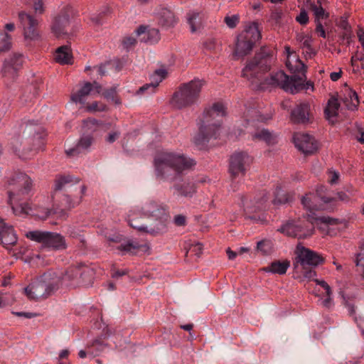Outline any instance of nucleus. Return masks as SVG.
<instances>
[{
    "label": "nucleus",
    "mask_w": 364,
    "mask_h": 364,
    "mask_svg": "<svg viewBox=\"0 0 364 364\" xmlns=\"http://www.w3.org/2000/svg\"><path fill=\"white\" fill-rule=\"evenodd\" d=\"M257 250L264 255H269L272 251V242L269 240H262L257 243Z\"/></svg>",
    "instance_id": "nucleus-42"
},
{
    "label": "nucleus",
    "mask_w": 364,
    "mask_h": 364,
    "mask_svg": "<svg viewBox=\"0 0 364 364\" xmlns=\"http://www.w3.org/2000/svg\"><path fill=\"white\" fill-rule=\"evenodd\" d=\"M180 327L181 329L189 332V336L188 337V341H193V339L196 338V335L193 331H192L193 328V323H189L187 324L181 325Z\"/></svg>",
    "instance_id": "nucleus-52"
},
{
    "label": "nucleus",
    "mask_w": 364,
    "mask_h": 364,
    "mask_svg": "<svg viewBox=\"0 0 364 364\" xmlns=\"http://www.w3.org/2000/svg\"><path fill=\"white\" fill-rule=\"evenodd\" d=\"M314 220L319 221L321 223L327 224V225H336L338 224V219L331 218L328 216H322L316 218L314 217Z\"/></svg>",
    "instance_id": "nucleus-48"
},
{
    "label": "nucleus",
    "mask_w": 364,
    "mask_h": 364,
    "mask_svg": "<svg viewBox=\"0 0 364 364\" xmlns=\"http://www.w3.org/2000/svg\"><path fill=\"white\" fill-rule=\"evenodd\" d=\"M97 120L92 118H88L83 120L84 127H87L88 129H92V131L95 130V128L97 127Z\"/></svg>",
    "instance_id": "nucleus-53"
},
{
    "label": "nucleus",
    "mask_w": 364,
    "mask_h": 364,
    "mask_svg": "<svg viewBox=\"0 0 364 364\" xmlns=\"http://www.w3.org/2000/svg\"><path fill=\"white\" fill-rule=\"evenodd\" d=\"M307 67L305 64L303 63H301V69L300 72L302 73V77H296V75L290 76L288 86L289 88H288L286 92H290L291 94H295L299 92L301 90H308V87H305L304 85V79H306V75L305 73L306 71Z\"/></svg>",
    "instance_id": "nucleus-22"
},
{
    "label": "nucleus",
    "mask_w": 364,
    "mask_h": 364,
    "mask_svg": "<svg viewBox=\"0 0 364 364\" xmlns=\"http://www.w3.org/2000/svg\"><path fill=\"white\" fill-rule=\"evenodd\" d=\"M224 21L229 28H235L237 24L239 23V16L232 15L231 16H225Z\"/></svg>",
    "instance_id": "nucleus-47"
},
{
    "label": "nucleus",
    "mask_w": 364,
    "mask_h": 364,
    "mask_svg": "<svg viewBox=\"0 0 364 364\" xmlns=\"http://www.w3.org/2000/svg\"><path fill=\"white\" fill-rule=\"evenodd\" d=\"M166 73L164 69L156 70L151 76V82L139 87L136 94L137 95H149L154 93L159 83L166 77Z\"/></svg>",
    "instance_id": "nucleus-17"
},
{
    "label": "nucleus",
    "mask_w": 364,
    "mask_h": 364,
    "mask_svg": "<svg viewBox=\"0 0 364 364\" xmlns=\"http://www.w3.org/2000/svg\"><path fill=\"white\" fill-rule=\"evenodd\" d=\"M340 104L338 99L335 97H331L328 102V105L324 109L326 119L332 123L333 121L331 119L338 116Z\"/></svg>",
    "instance_id": "nucleus-30"
},
{
    "label": "nucleus",
    "mask_w": 364,
    "mask_h": 364,
    "mask_svg": "<svg viewBox=\"0 0 364 364\" xmlns=\"http://www.w3.org/2000/svg\"><path fill=\"white\" fill-rule=\"evenodd\" d=\"M320 199L321 198H319L316 194L309 193L301 197V203L304 208L310 211L311 213H313L316 210L326 209V208L322 205L318 204V202Z\"/></svg>",
    "instance_id": "nucleus-25"
},
{
    "label": "nucleus",
    "mask_w": 364,
    "mask_h": 364,
    "mask_svg": "<svg viewBox=\"0 0 364 364\" xmlns=\"http://www.w3.org/2000/svg\"><path fill=\"white\" fill-rule=\"evenodd\" d=\"M310 104L303 102L296 105L291 112V120L296 124H306L309 122Z\"/></svg>",
    "instance_id": "nucleus-18"
},
{
    "label": "nucleus",
    "mask_w": 364,
    "mask_h": 364,
    "mask_svg": "<svg viewBox=\"0 0 364 364\" xmlns=\"http://www.w3.org/2000/svg\"><path fill=\"white\" fill-rule=\"evenodd\" d=\"M289 266L290 262L288 260H275L271 262L268 266L264 267L262 270L265 272L282 275L286 274Z\"/></svg>",
    "instance_id": "nucleus-26"
},
{
    "label": "nucleus",
    "mask_w": 364,
    "mask_h": 364,
    "mask_svg": "<svg viewBox=\"0 0 364 364\" xmlns=\"http://www.w3.org/2000/svg\"><path fill=\"white\" fill-rule=\"evenodd\" d=\"M168 218L166 205L149 200L140 208L132 209L127 215V222L132 228L140 232L157 236L167 231Z\"/></svg>",
    "instance_id": "nucleus-2"
},
{
    "label": "nucleus",
    "mask_w": 364,
    "mask_h": 364,
    "mask_svg": "<svg viewBox=\"0 0 364 364\" xmlns=\"http://www.w3.org/2000/svg\"><path fill=\"white\" fill-rule=\"evenodd\" d=\"M25 235L28 239L40 243L43 248L59 251L67 247L65 237L57 232L33 230L26 232Z\"/></svg>",
    "instance_id": "nucleus-7"
},
{
    "label": "nucleus",
    "mask_w": 364,
    "mask_h": 364,
    "mask_svg": "<svg viewBox=\"0 0 364 364\" xmlns=\"http://www.w3.org/2000/svg\"><path fill=\"white\" fill-rule=\"evenodd\" d=\"M345 307L346 308L348 312V316L353 317L355 314V305L351 302H346Z\"/></svg>",
    "instance_id": "nucleus-64"
},
{
    "label": "nucleus",
    "mask_w": 364,
    "mask_h": 364,
    "mask_svg": "<svg viewBox=\"0 0 364 364\" xmlns=\"http://www.w3.org/2000/svg\"><path fill=\"white\" fill-rule=\"evenodd\" d=\"M316 284L320 285L326 290V296H331L332 294L330 286L324 280L314 279Z\"/></svg>",
    "instance_id": "nucleus-58"
},
{
    "label": "nucleus",
    "mask_w": 364,
    "mask_h": 364,
    "mask_svg": "<svg viewBox=\"0 0 364 364\" xmlns=\"http://www.w3.org/2000/svg\"><path fill=\"white\" fill-rule=\"evenodd\" d=\"M260 38L261 33L258 23L256 22L251 23L237 37L235 54L240 57L247 55L252 51L255 43Z\"/></svg>",
    "instance_id": "nucleus-8"
},
{
    "label": "nucleus",
    "mask_w": 364,
    "mask_h": 364,
    "mask_svg": "<svg viewBox=\"0 0 364 364\" xmlns=\"http://www.w3.org/2000/svg\"><path fill=\"white\" fill-rule=\"evenodd\" d=\"M136 34L141 41L149 44L156 43L160 39L159 29L145 26H140L136 30Z\"/></svg>",
    "instance_id": "nucleus-20"
},
{
    "label": "nucleus",
    "mask_w": 364,
    "mask_h": 364,
    "mask_svg": "<svg viewBox=\"0 0 364 364\" xmlns=\"http://www.w3.org/2000/svg\"><path fill=\"white\" fill-rule=\"evenodd\" d=\"M266 200H267V199H263L262 201L261 200L259 202H257V205L254 207H250V206L245 207V212L246 217L251 220H257V218L255 215H247V214L261 210L263 208V202L266 201Z\"/></svg>",
    "instance_id": "nucleus-43"
},
{
    "label": "nucleus",
    "mask_w": 364,
    "mask_h": 364,
    "mask_svg": "<svg viewBox=\"0 0 364 364\" xmlns=\"http://www.w3.org/2000/svg\"><path fill=\"white\" fill-rule=\"evenodd\" d=\"M314 216L308 214L306 220L296 222V237L306 239L314 233Z\"/></svg>",
    "instance_id": "nucleus-19"
},
{
    "label": "nucleus",
    "mask_w": 364,
    "mask_h": 364,
    "mask_svg": "<svg viewBox=\"0 0 364 364\" xmlns=\"http://www.w3.org/2000/svg\"><path fill=\"white\" fill-rule=\"evenodd\" d=\"M69 25V14L66 11H63L55 18V21L52 26L53 33L58 38L66 35V28Z\"/></svg>",
    "instance_id": "nucleus-23"
},
{
    "label": "nucleus",
    "mask_w": 364,
    "mask_h": 364,
    "mask_svg": "<svg viewBox=\"0 0 364 364\" xmlns=\"http://www.w3.org/2000/svg\"><path fill=\"white\" fill-rule=\"evenodd\" d=\"M252 163V159L245 151H236L229 159L228 172L233 181L238 177L244 176Z\"/></svg>",
    "instance_id": "nucleus-12"
},
{
    "label": "nucleus",
    "mask_w": 364,
    "mask_h": 364,
    "mask_svg": "<svg viewBox=\"0 0 364 364\" xmlns=\"http://www.w3.org/2000/svg\"><path fill=\"white\" fill-rule=\"evenodd\" d=\"M12 314L16 316H23L28 318H31L32 317H38L42 316L43 315L39 313H31V312H23V311H13Z\"/></svg>",
    "instance_id": "nucleus-55"
},
{
    "label": "nucleus",
    "mask_w": 364,
    "mask_h": 364,
    "mask_svg": "<svg viewBox=\"0 0 364 364\" xmlns=\"http://www.w3.org/2000/svg\"><path fill=\"white\" fill-rule=\"evenodd\" d=\"M296 21L301 25H306L309 22V16L305 9H301L299 16L296 17Z\"/></svg>",
    "instance_id": "nucleus-49"
},
{
    "label": "nucleus",
    "mask_w": 364,
    "mask_h": 364,
    "mask_svg": "<svg viewBox=\"0 0 364 364\" xmlns=\"http://www.w3.org/2000/svg\"><path fill=\"white\" fill-rule=\"evenodd\" d=\"M275 198L273 200L274 205H282L289 203L292 201V195L290 193H284L281 188L277 187L275 191Z\"/></svg>",
    "instance_id": "nucleus-34"
},
{
    "label": "nucleus",
    "mask_w": 364,
    "mask_h": 364,
    "mask_svg": "<svg viewBox=\"0 0 364 364\" xmlns=\"http://www.w3.org/2000/svg\"><path fill=\"white\" fill-rule=\"evenodd\" d=\"M33 9L36 14H43V3L42 0H35L33 3Z\"/></svg>",
    "instance_id": "nucleus-59"
},
{
    "label": "nucleus",
    "mask_w": 364,
    "mask_h": 364,
    "mask_svg": "<svg viewBox=\"0 0 364 364\" xmlns=\"http://www.w3.org/2000/svg\"><path fill=\"white\" fill-rule=\"evenodd\" d=\"M102 18L103 16L102 15V13H99L98 14H94L92 16L90 19L94 24L100 26L103 23Z\"/></svg>",
    "instance_id": "nucleus-62"
},
{
    "label": "nucleus",
    "mask_w": 364,
    "mask_h": 364,
    "mask_svg": "<svg viewBox=\"0 0 364 364\" xmlns=\"http://www.w3.org/2000/svg\"><path fill=\"white\" fill-rule=\"evenodd\" d=\"M23 62V58L20 53H14L4 60L1 75L4 78V82L6 85L16 79L18 72L21 68Z\"/></svg>",
    "instance_id": "nucleus-13"
},
{
    "label": "nucleus",
    "mask_w": 364,
    "mask_h": 364,
    "mask_svg": "<svg viewBox=\"0 0 364 364\" xmlns=\"http://www.w3.org/2000/svg\"><path fill=\"white\" fill-rule=\"evenodd\" d=\"M358 61H364V54L359 53L358 51L355 52L350 58V64L353 66V73H359L360 70H364V64L359 65Z\"/></svg>",
    "instance_id": "nucleus-38"
},
{
    "label": "nucleus",
    "mask_w": 364,
    "mask_h": 364,
    "mask_svg": "<svg viewBox=\"0 0 364 364\" xmlns=\"http://www.w3.org/2000/svg\"><path fill=\"white\" fill-rule=\"evenodd\" d=\"M273 59V50L266 46L262 47L255 57L247 63L242 69V76L252 82L257 83L258 90L279 87L286 92L289 88L288 82L290 76L284 71L272 73L269 77L262 79V75L270 70Z\"/></svg>",
    "instance_id": "nucleus-1"
},
{
    "label": "nucleus",
    "mask_w": 364,
    "mask_h": 364,
    "mask_svg": "<svg viewBox=\"0 0 364 364\" xmlns=\"http://www.w3.org/2000/svg\"><path fill=\"white\" fill-rule=\"evenodd\" d=\"M80 182L79 178H74L72 176H60L55 180L54 190L61 191L70 183H77Z\"/></svg>",
    "instance_id": "nucleus-32"
},
{
    "label": "nucleus",
    "mask_w": 364,
    "mask_h": 364,
    "mask_svg": "<svg viewBox=\"0 0 364 364\" xmlns=\"http://www.w3.org/2000/svg\"><path fill=\"white\" fill-rule=\"evenodd\" d=\"M109 65H110V63L107 62L104 64H101L98 66H94L93 69L97 70L98 75H100V76H104L107 73L106 68Z\"/></svg>",
    "instance_id": "nucleus-56"
},
{
    "label": "nucleus",
    "mask_w": 364,
    "mask_h": 364,
    "mask_svg": "<svg viewBox=\"0 0 364 364\" xmlns=\"http://www.w3.org/2000/svg\"><path fill=\"white\" fill-rule=\"evenodd\" d=\"M173 188L178 196L191 198L196 192V186L192 182H184L183 184L176 183Z\"/></svg>",
    "instance_id": "nucleus-28"
},
{
    "label": "nucleus",
    "mask_w": 364,
    "mask_h": 364,
    "mask_svg": "<svg viewBox=\"0 0 364 364\" xmlns=\"http://www.w3.org/2000/svg\"><path fill=\"white\" fill-rule=\"evenodd\" d=\"M349 96H350V100L352 101V107H349V109H357V107L358 106V104H359V100H358V94L356 93V92L350 90V93H349Z\"/></svg>",
    "instance_id": "nucleus-54"
},
{
    "label": "nucleus",
    "mask_w": 364,
    "mask_h": 364,
    "mask_svg": "<svg viewBox=\"0 0 364 364\" xmlns=\"http://www.w3.org/2000/svg\"><path fill=\"white\" fill-rule=\"evenodd\" d=\"M102 95L107 100H111L117 105L121 103L120 100L117 97V91L114 87L105 90Z\"/></svg>",
    "instance_id": "nucleus-44"
},
{
    "label": "nucleus",
    "mask_w": 364,
    "mask_h": 364,
    "mask_svg": "<svg viewBox=\"0 0 364 364\" xmlns=\"http://www.w3.org/2000/svg\"><path fill=\"white\" fill-rule=\"evenodd\" d=\"M354 262L355 265L360 268L363 275L364 276V252L356 254Z\"/></svg>",
    "instance_id": "nucleus-50"
},
{
    "label": "nucleus",
    "mask_w": 364,
    "mask_h": 364,
    "mask_svg": "<svg viewBox=\"0 0 364 364\" xmlns=\"http://www.w3.org/2000/svg\"><path fill=\"white\" fill-rule=\"evenodd\" d=\"M337 24L338 26L343 30L341 34L343 40H346L347 44L350 45L352 38V31L347 18L346 17H341Z\"/></svg>",
    "instance_id": "nucleus-33"
},
{
    "label": "nucleus",
    "mask_w": 364,
    "mask_h": 364,
    "mask_svg": "<svg viewBox=\"0 0 364 364\" xmlns=\"http://www.w3.org/2000/svg\"><path fill=\"white\" fill-rule=\"evenodd\" d=\"M205 85L204 80L198 77L180 85L171 100L172 105L179 109L196 105L200 99L202 88Z\"/></svg>",
    "instance_id": "nucleus-6"
},
{
    "label": "nucleus",
    "mask_w": 364,
    "mask_h": 364,
    "mask_svg": "<svg viewBox=\"0 0 364 364\" xmlns=\"http://www.w3.org/2000/svg\"><path fill=\"white\" fill-rule=\"evenodd\" d=\"M41 127H33L31 124H26V130L28 134H31L34 132L33 135L32 136L31 140L33 141V147L31 150L38 151L43 148V137L41 135L39 131Z\"/></svg>",
    "instance_id": "nucleus-27"
},
{
    "label": "nucleus",
    "mask_w": 364,
    "mask_h": 364,
    "mask_svg": "<svg viewBox=\"0 0 364 364\" xmlns=\"http://www.w3.org/2000/svg\"><path fill=\"white\" fill-rule=\"evenodd\" d=\"M283 16V12L280 9H275L273 11L270 16V19L276 24H279Z\"/></svg>",
    "instance_id": "nucleus-51"
},
{
    "label": "nucleus",
    "mask_w": 364,
    "mask_h": 364,
    "mask_svg": "<svg viewBox=\"0 0 364 364\" xmlns=\"http://www.w3.org/2000/svg\"><path fill=\"white\" fill-rule=\"evenodd\" d=\"M18 20L23 28L25 38L36 39L38 36L37 31L38 20L25 11L18 13Z\"/></svg>",
    "instance_id": "nucleus-15"
},
{
    "label": "nucleus",
    "mask_w": 364,
    "mask_h": 364,
    "mask_svg": "<svg viewBox=\"0 0 364 364\" xmlns=\"http://www.w3.org/2000/svg\"><path fill=\"white\" fill-rule=\"evenodd\" d=\"M188 23L190 26L192 33L196 32L200 27V21H198L199 14L196 12H189L187 14Z\"/></svg>",
    "instance_id": "nucleus-41"
},
{
    "label": "nucleus",
    "mask_w": 364,
    "mask_h": 364,
    "mask_svg": "<svg viewBox=\"0 0 364 364\" xmlns=\"http://www.w3.org/2000/svg\"><path fill=\"white\" fill-rule=\"evenodd\" d=\"M92 91V84L87 82L84 85L75 93L72 94L71 100L75 103L84 104L85 97L89 95Z\"/></svg>",
    "instance_id": "nucleus-31"
},
{
    "label": "nucleus",
    "mask_w": 364,
    "mask_h": 364,
    "mask_svg": "<svg viewBox=\"0 0 364 364\" xmlns=\"http://www.w3.org/2000/svg\"><path fill=\"white\" fill-rule=\"evenodd\" d=\"M225 115V108L223 103L215 102L212 107L204 109L202 118L198 123V132L194 136V144L200 149L205 147L212 139L219 136L220 122L217 117Z\"/></svg>",
    "instance_id": "nucleus-4"
},
{
    "label": "nucleus",
    "mask_w": 364,
    "mask_h": 364,
    "mask_svg": "<svg viewBox=\"0 0 364 364\" xmlns=\"http://www.w3.org/2000/svg\"><path fill=\"white\" fill-rule=\"evenodd\" d=\"M55 60L57 63L62 65L72 63V55L68 46L59 47L55 52Z\"/></svg>",
    "instance_id": "nucleus-29"
},
{
    "label": "nucleus",
    "mask_w": 364,
    "mask_h": 364,
    "mask_svg": "<svg viewBox=\"0 0 364 364\" xmlns=\"http://www.w3.org/2000/svg\"><path fill=\"white\" fill-rule=\"evenodd\" d=\"M87 109L90 112H102L106 110L107 107L105 105L102 103L94 102L92 104L89 105L87 107Z\"/></svg>",
    "instance_id": "nucleus-46"
},
{
    "label": "nucleus",
    "mask_w": 364,
    "mask_h": 364,
    "mask_svg": "<svg viewBox=\"0 0 364 364\" xmlns=\"http://www.w3.org/2000/svg\"><path fill=\"white\" fill-rule=\"evenodd\" d=\"M17 242V237L12 226L6 225L0 220V244L6 248L14 245Z\"/></svg>",
    "instance_id": "nucleus-21"
},
{
    "label": "nucleus",
    "mask_w": 364,
    "mask_h": 364,
    "mask_svg": "<svg viewBox=\"0 0 364 364\" xmlns=\"http://www.w3.org/2000/svg\"><path fill=\"white\" fill-rule=\"evenodd\" d=\"M93 142V137L90 134L82 135L75 147L66 150V154L69 156H78L87 151Z\"/></svg>",
    "instance_id": "nucleus-24"
},
{
    "label": "nucleus",
    "mask_w": 364,
    "mask_h": 364,
    "mask_svg": "<svg viewBox=\"0 0 364 364\" xmlns=\"http://www.w3.org/2000/svg\"><path fill=\"white\" fill-rule=\"evenodd\" d=\"M58 283L54 280L52 282L36 281L24 289L26 295L30 300L39 301L45 299L58 289Z\"/></svg>",
    "instance_id": "nucleus-11"
},
{
    "label": "nucleus",
    "mask_w": 364,
    "mask_h": 364,
    "mask_svg": "<svg viewBox=\"0 0 364 364\" xmlns=\"http://www.w3.org/2000/svg\"><path fill=\"white\" fill-rule=\"evenodd\" d=\"M94 326L97 328H102V333L100 338L94 339L87 345V353L92 358L98 356L108 347V343L102 341L101 339L107 338L115 333V329L109 326V323L105 322V320H95Z\"/></svg>",
    "instance_id": "nucleus-10"
},
{
    "label": "nucleus",
    "mask_w": 364,
    "mask_h": 364,
    "mask_svg": "<svg viewBox=\"0 0 364 364\" xmlns=\"http://www.w3.org/2000/svg\"><path fill=\"white\" fill-rule=\"evenodd\" d=\"M295 146L305 155L314 154L318 148V141L315 138L305 133H295L293 136Z\"/></svg>",
    "instance_id": "nucleus-14"
},
{
    "label": "nucleus",
    "mask_w": 364,
    "mask_h": 364,
    "mask_svg": "<svg viewBox=\"0 0 364 364\" xmlns=\"http://www.w3.org/2000/svg\"><path fill=\"white\" fill-rule=\"evenodd\" d=\"M139 247L138 244H134L132 242H128L125 244H122L118 247V250L127 252H132V250H137Z\"/></svg>",
    "instance_id": "nucleus-45"
},
{
    "label": "nucleus",
    "mask_w": 364,
    "mask_h": 364,
    "mask_svg": "<svg viewBox=\"0 0 364 364\" xmlns=\"http://www.w3.org/2000/svg\"><path fill=\"white\" fill-rule=\"evenodd\" d=\"M11 48V38L7 33L0 32V54L9 51Z\"/></svg>",
    "instance_id": "nucleus-39"
},
{
    "label": "nucleus",
    "mask_w": 364,
    "mask_h": 364,
    "mask_svg": "<svg viewBox=\"0 0 364 364\" xmlns=\"http://www.w3.org/2000/svg\"><path fill=\"white\" fill-rule=\"evenodd\" d=\"M122 43L125 48L129 49L136 43V40L133 37H126L123 39Z\"/></svg>",
    "instance_id": "nucleus-60"
},
{
    "label": "nucleus",
    "mask_w": 364,
    "mask_h": 364,
    "mask_svg": "<svg viewBox=\"0 0 364 364\" xmlns=\"http://www.w3.org/2000/svg\"><path fill=\"white\" fill-rule=\"evenodd\" d=\"M9 202L11 205L14 213L29 214L31 210L28 203H20L19 207L15 208L14 203H20L26 199L33 190V181L26 173H15L9 182Z\"/></svg>",
    "instance_id": "nucleus-5"
},
{
    "label": "nucleus",
    "mask_w": 364,
    "mask_h": 364,
    "mask_svg": "<svg viewBox=\"0 0 364 364\" xmlns=\"http://www.w3.org/2000/svg\"><path fill=\"white\" fill-rule=\"evenodd\" d=\"M314 15L316 16V20L320 21V18H323L325 16V11H324L323 8L321 6H314Z\"/></svg>",
    "instance_id": "nucleus-57"
},
{
    "label": "nucleus",
    "mask_w": 364,
    "mask_h": 364,
    "mask_svg": "<svg viewBox=\"0 0 364 364\" xmlns=\"http://www.w3.org/2000/svg\"><path fill=\"white\" fill-rule=\"evenodd\" d=\"M337 200L341 201L347 202L349 200L348 196L344 192H338L336 193V197H329V196H323L321 198V200L323 201L324 205L331 204L333 206L335 205V203Z\"/></svg>",
    "instance_id": "nucleus-37"
},
{
    "label": "nucleus",
    "mask_w": 364,
    "mask_h": 364,
    "mask_svg": "<svg viewBox=\"0 0 364 364\" xmlns=\"http://www.w3.org/2000/svg\"><path fill=\"white\" fill-rule=\"evenodd\" d=\"M173 221L177 226H183L186 225V218L183 215H177L174 217Z\"/></svg>",
    "instance_id": "nucleus-63"
},
{
    "label": "nucleus",
    "mask_w": 364,
    "mask_h": 364,
    "mask_svg": "<svg viewBox=\"0 0 364 364\" xmlns=\"http://www.w3.org/2000/svg\"><path fill=\"white\" fill-rule=\"evenodd\" d=\"M296 40L299 41L302 48H305L308 50L307 52L309 53L310 58L316 54L311 47L312 39L311 36L304 35V33H299L296 36Z\"/></svg>",
    "instance_id": "nucleus-35"
},
{
    "label": "nucleus",
    "mask_w": 364,
    "mask_h": 364,
    "mask_svg": "<svg viewBox=\"0 0 364 364\" xmlns=\"http://www.w3.org/2000/svg\"><path fill=\"white\" fill-rule=\"evenodd\" d=\"M156 18L158 24L164 29L173 28L178 23V18L176 17L174 13L168 8L159 6L156 9Z\"/></svg>",
    "instance_id": "nucleus-16"
},
{
    "label": "nucleus",
    "mask_w": 364,
    "mask_h": 364,
    "mask_svg": "<svg viewBox=\"0 0 364 364\" xmlns=\"http://www.w3.org/2000/svg\"><path fill=\"white\" fill-rule=\"evenodd\" d=\"M295 259L293 263L294 269H296L301 266L305 269L306 267H316L322 264L324 257L317 252L311 250L301 244L297 245L295 250Z\"/></svg>",
    "instance_id": "nucleus-9"
},
{
    "label": "nucleus",
    "mask_w": 364,
    "mask_h": 364,
    "mask_svg": "<svg viewBox=\"0 0 364 364\" xmlns=\"http://www.w3.org/2000/svg\"><path fill=\"white\" fill-rule=\"evenodd\" d=\"M278 230L287 236L296 237V222H289Z\"/></svg>",
    "instance_id": "nucleus-40"
},
{
    "label": "nucleus",
    "mask_w": 364,
    "mask_h": 364,
    "mask_svg": "<svg viewBox=\"0 0 364 364\" xmlns=\"http://www.w3.org/2000/svg\"><path fill=\"white\" fill-rule=\"evenodd\" d=\"M316 32L317 33H318V35L320 36L325 38L326 37V31L323 28L322 23L318 20H316Z\"/></svg>",
    "instance_id": "nucleus-61"
},
{
    "label": "nucleus",
    "mask_w": 364,
    "mask_h": 364,
    "mask_svg": "<svg viewBox=\"0 0 364 364\" xmlns=\"http://www.w3.org/2000/svg\"><path fill=\"white\" fill-rule=\"evenodd\" d=\"M252 137L253 140L264 141L268 144L274 143V138L272 133L266 129L256 132L252 134Z\"/></svg>",
    "instance_id": "nucleus-36"
},
{
    "label": "nucleus",
    "mask_w": 364,
    "mask_h": 364,
    "mask_svg": "<svg viewBox=\"0 0 364 364\" xmlns=\"http://www.w3.org/2000/svg\"><path fill=\"white\" fill-rule=\"evenodd\" d=\"M195 161L183 154L162 153L154 159L156 176L164 181L173 182L182 178L184 172L191 168Z\"/></svg>",
    "instance_id": "nucleus-3"
}]
</instances>
